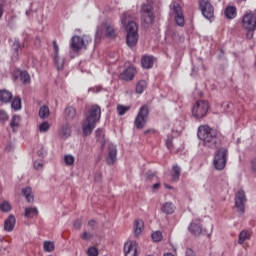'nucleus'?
Instances as JSON below:
<instances>
[{"mask_svg":"<svg viewBox=\"0 0 256 256\" xmlns=\"http://www.w3.org/2000/svg\"><path fill=\"white\" fill-rule=\"evenodd\" d=\"M121 23L127 33L126 43L130 49H133V47H136L139 42V26L135 21H133V17L129 12L123 14Z\"/></svg>","mask_w":256,"mask_h":256,"instance_id":"1","label":"nucleus"},{"mask_svg":"<svg viewBox=\"0 0 256 256\" xmlns=\"http://www.w3.org/2000/svg\"><path fill=\"white\" fill-rule=\"evenodd\" d=\"M197 135L204 147H208V149H219L221 147V138L211 127L207 125L200 126Z\"/></svg>","mask_w":256,"mask_h":256,"instance_id":"2","label":"nucleus"},{"mask_svg":"<svg viewBox=\"0 0 256 256\" xmlns=\"http://www.w3.org/2000/svg\"><path fill=\"white\" fill-rule=\"evenodd\" d=\"M99 121H101V107L99 105H93L86 113V117L82 122V133L84 137H88V135L93 133Z\"/></svg>","mask_w":256,"mask_h":256,"instance_id":"3","label":"nucleus"},{"mask_svg":"<svg viewBox=\"0 0 256 256\" xmlns=\"http://www.w3.org/2000/svg\"><path fill=\"white\" fill-rule=\"evenodd\" d=\"M97 37H106V39H115L117 30L115 24L111 20H104L96 31Z\"/></svg>","mask_w":256,"mask_h":256,"instance_id":"4","label":"nucleus"},{"mask_svg":"<svg viewBox=\"0 0 256 256\" xmlns=\"http://www.w3.org/2000/svg\"><path fill=\"white\" fill-rule=\"evenodd\" d=\"M229 151L225 147L219 148L214 154L213 165L216 171H223L227 167V156Z\"/></svg>","mask_w":256,"mask_h":256,"instance_id":"5","label":"nucleus"},{"mask_svg":"<svg viewBox=\"0 0 256 256\" xmlns=\"http://www.w3.org/2000/svg\"><path fill=\"white\" fill-rule=\"evenodd\" d=\"M209 113V102L206 100H198L192 107V116L194 119H203Z\"/></svg>","mask_w":256,"mask_h":256,"instance_id":"6","label":"nucleus"},{"mask_svg":"<svg viewBox=\"0 0 256 256\" xmlns=\"http://www.w3.org/2000/svg\"><path fill=\"white\" fill-rule=\"evenodd\" d=\"M149 119V106L144 104L140 107L138 114L134 120V126L136 129H144Z\"/></svg>","mask_w":256,"mask_h":256,"instance_id":"7","label":"nucleus"},{"mask_svg":"<svg viewBox=\"0 0 256 256\" xmlns=\"http://www.w3.org/2000/svg\"><path fill=\"white\" fill-rule=\"evenodd\" d=\"M199 9L205 19L211 21L215 18V7L211 4V0H199Z\"/></svg>","mask_w":256,"mask_h":256,"instance_id":"8","label":"nucleus"},{"mask_svg":"<svg viewBox=\"0 0 256 256\" xmlns=\"http://www.w3.org/2000/svg\"><path fill=\"white\" fill-rule=\"evenodd\" d=\"M188 231L191 235L195 237H199V235H206V237H211V233L207 231V229H203V224H201V220L194 219L188 226Z\"/></svg>","mask_w":256,"mask_h":256,"instance_id":"9","label":"nucleus"},{"mask_svg":"<svg viewBox=\"0 0 256 256\" xmlns=\"http://www.w3.org/2000/svg\"><path fill=\"white\" fill-rule=\"evenodd\" d=\"M141 15L144 23L147 25H153L155 21V14L153 13V5L143 4L141 7Z\"/></svg>","mask_w":256,"mask_h":256,"instance_id":"10","label":"nucleus"},{"mask_svg":"<svg viewBox=\"0 0 256 256\" xmlns=\"http://www.w3.org/2000/svg\"><path fill=\"white\" fill-rule=\"evenodd\" d=\"M235 207L239 215H245V203H247V196L243 190L238 191L235 194Z\"/></svg>","mask_w":256,"mask_h":256,"instance_id":"11","label":"nucleus"},{"mask_svg":"<svg viewBox=\"0 0 256 256\" xmlns=\"http://www.w3.org/2000/svg\"><path fill=\"white\" fill-rule=\"evenodd\" d=\"M243 29L256 30V14L247 12L242 18Z\"/></svg>","mask_w":256,"mask_h":256,"instance_id":"12","label":"nucleus"},{"mask_svg":"<svg viewBox=\"0 0 256 256\" xmlns=\"http://www.w3.org/2000/svg\"><path fill=\"white\" fill-rule=\"evenodd\" d=\"M173 14L176 25H178V27H185V15L183 14L181 5L178 3L173 4Z\"/></svg>","mask_w":256,"mask_h":256,"instance_id":"13","label":"nucleus"},{"mask_svg":"<svg viewBox=\"0 0 256 256\" xmlns=\"http://www.w3.org/2000/svg\"><path fill=\"white\" fill-rule=\"evenodd\" d=\"M137 75V69L133 66L125 68L119 75L120 81H133Z\"/></svg>","mask_w":256,"mask_h":256,"instance_id":"14","label":"nucleus"},{"mask_svg":"<svg viewBox=\"0 0 256 256\" xmlns=\"http://www.w3.org/2000/svg\"><path fill=\"white\" fill-rule=\"evenodd\" d=\"M84 45L85 40L81 36L75 35L70 40V48L74 53H79V51L83 49Z\"/></svg>","mask_w":256,"mask_h":256,"instance_id":"15","label":"nucleus"},{"mask_svg":"<svg viewBox=\"0 0 256 256\" xmlns=\"http://www.w3.org/2000/svg\"><path fill=\"white\" fill-rule=\"evenodd\" d=\"M125 256H137V242L130 241L124 245Z\"/></svg>","mask_w":256,"mask_h":256,"instance_id":"16","label":"nucleus"},{"mask_svg":"<svg viewBox=\"0 0 256 256\" xmlns=\"http://www.w3.org/2000/svg\"><path fill=\"white\" fill-rule=\"evenodd\" d=\"M17 223V219L14 215H9L8 218L4 222V231L11 233L13 229H15V224Z\"/></svg>","mask_w":256,"mask_h":256,"instance_id":"17","label":"nucleus"},{"mask_svg":"<svg viewBox=\"0 0 256 256\" xmlns=\"http://www.w3.org/2000/svg\"><path fill=\"white\" fill-rule=\"evenodd\" d=\"M13 101V93L7 89L0 90V102L1 103H11Z\"/></svg>","mask_w":256,"mask_h":256,"instance_id":"18","label":"nucleus"},{"mask_svg":"<svg viewBox=\"0 0 256 256\" xmlns=\"http://www.w3.org/2000/svg\"><path fill=\"white\" fill-rule=\"evenodd\" d=\"M106 161L108 165H114L115 161H117V147H109L108 157L106 158Z\"/></svg>","mask_w":256,"mask_h":256,"instance_id":"19","label":"nucleus"},{"mask_svg":"<svg viewBox=\"0 0 256 256\" xmlns=\"http://www.w3.org/2000/svg\"><path fill=\"white\" fill-rule=\"evenodd\" d=\"M155 63V57L153 56H143L141 59V66L143 69H153Z\"/></svg>","mask_w":256,"mask_h":256,"instance_id":"20","label":"nucleus"},{"mask_svg":"<svg viewBox=\"0 0 256 256\" xmlns=\"http://www.w3.org/2000/svg\"><path fill=\"white\" fill-rule=\"evenodd\" d=\"M252 235L253 232H251V230H242L238 235V244L243 245V243L251 239Z\"/></svg>","mask_w":256,"mask_h":256,"instance_id":"21","label":"nucleus"},{"mask_svg":"<svg viewBox=\"0 0 256 256\" xmlns=\"http://www.w3.org/2000/svg\"><path fill=\"white\" fill-rule=\"evenodd\" d=\"M161 211L165 215H173L175 213V205L172 202H166L162 204Z\"/></svg>","mask_w":256,"mask_h":256,"instance_id":"22","label":"nucleus"},{"mask_svg":"<svg viewBox=\"0 0 256 256\" xmlns=\"http://www.w3.org/2000/svg\"><path fill=\"white\" fill-rule=\"evenodd\" d=\"M224 15L226 19H235L237 17V8L235 6H227Z\"/></svg>","mask_w":256,"mask_h":256,"instance_id":"23","label":"nucleus"},{"mask_svg":"<svg viewBox=\"0 0 256 256\" xmlns=\"http://www.w3.org/2000/svg\"><path fill=\"white\" fill-rule=\"evenodd\" d=\"M21 121V117L19 115H14L10 121V127L13 133H17V129H19V123Z\"/></svg>","mask_w":256,"mask_h":256,"instance_id":"24","label":"nucleus"},{"mask_svg":"<svg viewBox=\"0 0 256 256\" xmlns=\"http://www.w3.org/2000/svg\"><path fill=\"white\" fill-rule=\"evenodd\" d=\"M65 117H66V121H71L75 119V117H77V111L75 110V108L71 106L67 107L65 109Z\"/></svg>","mask_w":256,"mask_h":256,"instance_id":"25","label":"nucleus"},{"mask_svg":"<svg viewBox=\"0 0 256 256\" xmlns=\"http://www.w3.org/2000/svg\"><path fill=\"white\" fill-rule=\"evenodd\" d=\"M32 193L33 190L31 189V187H26L22 189V195L26 197V201H28V203H33L34 201V196Z\"/></svg>","mask_w":256,"mask_h":256,"instance_id":"26","label":"nucleus"},{"mask_svg":"<svg viewBox=\"0 0 256 256\" xmlns=\"http://www.w3.org/2000/svg\"><path fill=\"white\" fill-rule=\"evenodd\" d=\"M145 227V222L143 220H136L134 222V233L135 235H141L143 233V229Z\"/></svg>","mask_w":256,"mask_h":256,"instance_id":"27","label":"nucleus"},{"mask_svg":"<svg viewBox=\"0 0 256 256\" xmlns=\"http://www.w3.org/2000/svg\"><path fill=\"white\" fill-rule=\"evenodd\" d=\"M37 215H39V210H37V207L25 208V217L28 219H33V217H37Z\"/></svg>","mask_w":256,"mask_h":256,"instance_id":"28","label":"nucleus"},{"mask_svg":"<svg viewBox=\"0 0 256 256\" xmlns=\"http://www.w3.org/2000/svg\"><path fill=\"white\" fill-rule=\"evenodd\" d=\"M171 177L172 181H179V178L181 177V167L179 165H174L172 167Z\"/></svg>","mask_w":256,"mask_h":256,"instance_id":"29","label":"nucleus"},{"mask_svg":"<svg viewBox=\"0 0 256 256\" xmlns=\"http://www.w3.org/2000/svg\"><path fill=\"white\" fill-rule=\"evenodd\" d=\"M53 59L58 71H63V69L65 68V58H62L60 56H57L56 58L55 56Z\"/></svg>","mask_w":256,"mask_h":256,"instance_id":"30","label":"nucleus"},{"mask_svg":"<svg viewBox=\"0 0 256 256\" xmlns=\"http://www.w3.org/2000/svg\"><path fill=\"white\" fill-rule=\"evenodd\" d=\"M145 89H147V82L145 80L138 81L136 84V93H138V95H141L143 94V91H145Z\"/></svg>","mask_w":256,"mask_h":256,"instance_id":"31","label":"nucleus"},{"mask_svg":"<svg viewBox=\"0 0 256 256\" xmlns=\"http://www.w3.org/2000/svg\"><path fill=\"white\" fill-rule=\"evenodd\" d=\"M60 137L67 139V137H71V127L65 125L62 126L60 130Z\"/></svg>","mask_w":256,"mask_h":256,"instance_id":"32","label":"nucleus"},{"mask_svg":"<svg viewBox=\"0 0 256 256\" xmlns=\"http://www.w3.org/2000/svg\"><path fill=\"white\" fill-rule=\"evenodd\" d=\"M50 111L49 106H42L39 109V117L40 119H47L49 117Z\"/></svg>","mask_w":256,"mask_h":256,"instance_id":"33","label":"nucleus"},{"mask_svg":"<svg viewBox=\"0 0 256 256\" xmlns=\"http://www.w3.org/2000/svg\"><path fill=\"white\" fill-rule=\"evenodd\" d=\"M20 81L26 85V83L31 82V76L29 75V72L27 71H21L20 72Z\"/></svg>","mask_w":256,"mask_h":256,"instance_id":"34","label":"nucleus"},{"mask_svg":"<svg viewBox=\"0 0 256 256\" xmlns=\"http://www.w3.org/2000/svg\"><path fill=\"white\" fill-rule=\"evenodd\" d=\"M11 107L14 111H19L21 109V98L19 96L12 100Z\"/></svg>","mask_w":256,"mask_h":256,"instance_id":"35","label":"nucleus"},{"mask_svg":"<svg viewBox=\"0 0 256 256\" xmlns=\"http://www.w3.org/2000/svg\"><path fill=\"white\" fill-rule=\"evenodd\" d=\"M151 238L155 243H160V241H163V232L155 231L151 234Z\"/></svg>","mask_w":256,"mask_h":256,"instance_id":"36","label":"nucleus"},{"mask_svg":"<svg viewBox=\"0 0 256 256\" xmlns=\"http://www.w3.org/2000/svg\"><path fill=\"white\" fill-rule=\"evenodd\" d=\"M64 163L68 167H71V165H75V156L71 154H67L64 156Z\"/></svg>","mask_w":256,"mask_h":256,"instance_id":"37","label":"nucleus"},{"mask_svg":"<svg viewBox=\"0 0 256 256\" xmlns=\"http://www.w3.org/2000/svg\"><path fill=\"white\" fill-rule=\"evenodd\" d=\"M44 251H47L48 253L55 251V244L51 241H45L44 242Z\"/></svg>","mask_w":256,"mask_h":256,"instance_id":"38","label":"nucleus"},{"mask_svg":"<svg viewBox=\"0 0 256 256\" xmlns=\"http://www.w3.org/2000/svg\"><path fill=\"white\" fill-rule=\"evenodd\" d=\"M95 135H96V139L98 141H105V131H103V129L101 128H98L96 131H95Z\"/></svg>","mask_w":256,"mask_h":256,"instance_id":"39","label":"nucleus"},{"mask_svg":"<svg viewBox=\"0 0 256 256\" xmlns=\"http://www.w3.org/2000/svg\"><path fill=\"white\" fill-rule=\"evenodd\" d=\"M6 121H9V114L5 110H0V123L5 125Z\"/></svg>","mask_w":256,"mask_h":256,"instance_id":"40","label":"nucleus"},{"mask_svg":"<svg viewBox=\"0 0 256 256\" xmlns=\"http://www.w3.org/2000/svg\"><path fill=\"white\" fill-rule=\"evenodd\" d=\"M130 109H131V106H123V105L117 106V111L120 116L125 115V113H127V111H129Z\"/></svg>","mask_w":256,"mask_h":256,"instance_id":"41","label":"nucleus"},{"mask_svg":"<svg viewBox=\"0 0 256 256\" xmlns=\"http://www.w3.org/2000/svg\"><path fill=\"white\" fill-rule=\"evenodd\" d=\"M0 209L4 213H9V211H11V204H9L8 201H4V202L1 203Z\"/></svg>","mask_w":256,"mask_h":256,"instance_id":"42","label":"nucleus"},{"mask_svg":"<svg viewBox=\"0 0 256 256\" xmlns=\"http://www.w3.org/2000/svg\"><path fill=\"white\" fill-rule=\"evenodd\" d=\"M52 47H53V58L59 57V44H57V40H53L52 42Z\"/></svg>","mask_w":256,"mask_h":256,"instance_id":"43","label":"nucleus"},{"mask_svg":"<svg viewBox=\"0 0 256 256\" xmlns=\"http://www.w3.org/2000/svg\"><path fill=\"white\" fill-rule=\"evenodd\" d=\"M50 128L51 126L49 125V122H43L39 126V131L40 133H47V131H49Z\"/></svg>","mask_w":256,"mask_h":256,"instance_id":"44","label":"nucleus"},{"mask_svg":"<svg viewBox=\"0 0 256 256\" xmlns=\"http://www.w3.org/2000/svg\"><path fill=\"white\" fill-rule=\"evenodd\" d=\"M146 181H159V177H157V174L153 172H147Z\"/></svg>","mask_w":256,"mask_h":256,"instance_id":"45","label":"nucleus"},{"mask_svg":"<svg viewBox=\"0 0 256 256\" xmlns=\"http://www.w3.org/2000/svg\"><path fill=\"white\" fill-rule=\"evenodd\" d=\"M87 255L88 256H99V249L96 247H89L87 250Z\"/></svg>","mask_w":256,"mask_h":256,"instance_id":"46","label":"nucleus"},{"mask_svg":"<svg viewBox=\"0 0 256 256\" xmlns=\"http://www.w3.org/2000/svg\"><path fill=\"white\" fill-rule=\"evenodd\" d=\"M81 239H83V241H91V239H93V234H91L89 232H84L81 235Z\"/></svg>","mask_w":256,"mask_h":256,"instance_id":"47","label":"nucleus"},{"mask_svg":"<svg viewBox=\"0 0 256 256\" xmlns=\"http://www.w3.org/2000/svg\"><path fill=\"white\" fill-rule=\"evenodd\" d=\"M157 182L155 184L152 185L151 189H152V193H157V191H159V189H161V182H159V180H156Z\"/></svg>","mask_w":256,"mask_h":256,"instance_id":"48","label":"nucleus"},{"mask_svg":"<svg viewBox=\"0 0 256 256\" xmlns=\"http://www.w3.org/2000/svg\"><path fill=\"white\" fill-rule=\"evenodd\" d=\"M246 32V39L251 40L253 39V36L255 35L256 30H251V29H245Z\"/></svg>","mask_w":256,"mask_h":256,"instance_id":"49","label":"nucleus"},{"mask_svg":"<svg viewBox=\"0 0 256 256\" xmlns=\"http://www.w3.org/2000/svg\"><path fill=\"white\" fill-rule=\"evenodd\" d=\"M34 169H36V171H41V169H43V162L34 161Z\"/></svg>","mask_w":256,"mask_h":256,"instance_id":"50","label":"nucleus"},{"mask_svg":"<svg viewBox=\"0 0 256 256\" xmlns=\"http://www.w3.org/2000/svg\"><path fill=\"white\" fill-rule=\"evenodd\" d=\"M166 147L167 149H169L171 151V149H173V139L172 138H168L166 140Z\"/></svg>","mask_w":256,"mask_h":256,"instance_id":"51","label":"nucleus"},{"mask_svg":"<svg viewBox=\"0 0 256 256\" xmlns=\"http://www.w3.org/2000/svg\"><path fill=\"white\" fill-rule=\"evenodd\" d=\"M81 226H82L81 220L77 219V220L74 221V223H73L74 229L79 230V229H81Z\"/></svg>","mask_w":256,"mask_h":256,"instance_id":"52","label":"nucleus"},{"mask_svg":"<svg viewBox=\"0 0 256 256\" xmlns=\"http://www.w3.org/2000/svg\"><path fill=\"white\" fill-rule=\"evenodd\" d=\"M185 255L186 256H195V251H193V249H191V248H187Z\"/></svg>","mask_w":256,"mask_h":256,"instance_id":"53","label":"nucleus"},{"mask_svg":"<svg viewBox=\"0 0 256 256\" xmlns=\"http://www.w3.org/2000/svg\"><path fill=\"white\" fill-rule=\"evenodd\" d=\"M21 48V44L19 43V41H15L14 42V49L17 53V51H19V49Z\"/></svg>","mask_w":256,"mask_h":256,"instance_id":"54","label":"nucleus"},{"mask_svg":"<svg viewBox=\"0 0 256 256\" xmlns=\"http://www.w3.org/2000/svg\"><path fill=\"white\" fill-rule=\"evenodd\" d=\"M96 221L95 220H90L89 222H88V226L89 227H95V225H96Z\"/></svg>","mask_w":256,"mask_h":256,"instance_id":"55","label":"nucleus"},{"mask_svg":"<svg viewBox=\"0 0 256 256\" xmlns=\"http://www.w3.org/2000/svg\"><path fill=\"white\" fill-rule=\"evenodd\" d=\"M149 133H155V130L154 129H148L144 132L145 135H149Z\"/></svg>","mask_w":256,"mask_h":256,"instance_id":"56","label":"nucleus"},{"mask_svg":"<svg viewBox=\"0 0 256 256\" xmlns=\"http://www.w3.org/2000/svg\"><path fill=\"white\" fill-rule=\"evenodd\" d=\"M229 103L228 102H223L222 107H226V109H229Z\"/></svg>","mask_w":256,"mask_h":256,"instance_id":"57","label":"nucleus"},{"mask_svg":"<svg viewBox=\"0 0 256 256\" xmlns=\"http://www.w3.org/2000/svg\"><path fill=\"white\" fill-rule=\"evenodd\" d=\"M3 17V5L0 4V19Z\"/></svg>","mask_w":256,"mask_h":256,"instance_id":"58","label":"nucleus"},{"mask_svg":"<svg viewBox=\"0 0 256 256\" xmlns=\"http://www.w3.org/2000/svg\"><path fill=\"white\" fill-rule=\"evenodd\" d=\"M164 187H165L166 189H173V186H171V185H169V184H167V183H164Z\"/></svg>","mask_w":256,"mask_h":256,"instance_id":"59","label":"nucleus"},{"mask_svg":"<svg viewBox=\"0 0 256 256\" xmlns=\"http://www.w3.org/2000/svg\"><path fill=\"white\" fill-rule=\"evenodd\" d=\"M38 155H39L40 157H45V153H43L41 150L38 151Z\"/></svg>","mask_w":256,"mask_h":256,"instance_id":"60","label":"nucleus"},{"mask_svg":"<svg viewBox=\"0 0 256 256\" xmlns=\"http://www.w3.org/2000/svg\"><path fill=\"white\" fill-rule=\"evenodd\" d=\"M31 13H33V11H32V10H27V11H26V15H27V17H29V16L31 15Z\"/></svg>","mask_w":256,"mask_h":256,"instance_id":"61","label":"nucleus"},{"mask_svg":"<svg viewBox=\"0 0 256 256\" xmlns=\"http://www.w3.org/2000/svg\"><path fill=\"white\" fill-rule=\"evenodd\" d=\"M94 88H90V91H93Z\"/></svg>","mask_w":256,"mask_h":256,"instance_id":"62","label":"nucleus"}]
</instances>
